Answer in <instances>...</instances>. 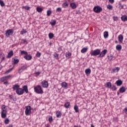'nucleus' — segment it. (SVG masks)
I'll use <instances>...</instances> for the list:
<instances>
[{
    "label": "nucleus",
    "instance_id": "nucleus-17",
    "mask_svg": "<svg viewBox=\"0 0 127 127\" xmlns=\"http://www.w3.org/2000/svg\"><path fill=\"white\" fill-rule=\"evenodd\" d=\"M22 90H23V92H25L26 94L28 93V89L27 88V86L24 85V86H23Z\"/></svg>",
    "mask_w": 127,
    "mask_h": 127
},
{
    "label": "nucleus",
    "instance_id": "nucleus-32",
    "mask_svg": "<svg viewBox=\"0 0 127 127\" xmlns=\"http://www.w3.org/2000/svg\"><path fill=\"white\" fill-rule=\"evenodd\" d=\"M69 106H70V103L69 102H66L64 104V107L66 109H68V108H69Z\"/></svg>",
    "mask_w": 127,
    "mask_h": 127
},
{
    "label": "nucleus",
    "instance_id": "nucleus-34",
    "mask_svg": "<svg viewBox=\"0 0 127 127\" xmlns=\"http://www.w3.org/2000/svg\"><path fill=\"white\" fill-rule=\"evenodd\" d=\"M12 70H13V67H12L11 68L8 69L5 73V74H8V73H10V72H11V71H12Z\"/></svg>",
    "mask_w": 127,
    "mask_h": 127
},
{
    "label": "nucleus",
    "instance_id": "nucleus-29",
    "mask_svg": "<svg viewBox=\"0 0 127 127\" xmlns=\"http://www.w3.org/2000/svg\"><path fill=\"white\" fill-rule=\"evenodd\" d=\"M49 37L50 39H52V38H53V37H54V34L52 33H50L49 34Z\"/></svg>",
    "mask_w": 127,
    "mask_h": 127
},
{
    "label": "nucleus",
    "instance_id": "nucleus-6",
    "mask_svg": "<svg viewBox=\"0 0 127 127\" xmlns=\"http://www.w3.org/2000/svg\"><path fill=\"white\" fill-rule=\"evenodd\" d=\"M13 34V29H9L6 30L5 35L7 37H9L10 35H12Z\"/></svg>",
    "mask_w": 127,
    "mask_h": 127
},
{
    "label": "nucleus",
    "instance_id": "nucleus-4",
    "mask_svg": "<svg viewBox=\"0 0 127 127\" xmlns=\"http://www.w3.org/2000/svg\"><path fill=\"white\" fill-rule=\"evenodd\" d=\"M25 113L26 116H29L30 114H31V107L30 106L26 107Z\"/></svg>",
    "mask_w": 127,
    "mask_h": 127
},
{
    "label": "nucleus",
    "instance_id": "nucleus-40",
    "mask_svg": "<svg viewBox=\"0 0 127 127\" xmlns=\"http://www.w3.org/2000/svg\"><path fill=\"white\" fill-rule=\"evenodd\" d=\"M111 89L112 90V91H117V87H116V85H113L111 87Z\"/></svg>",
    "mask_w": 127,
    "mask_h": 127
},
{
    "label": "nucleus",
    "instance_id": "nucleus-12",
    "mask_svg": "<svg viewBox=\"0 0 127 127\" xmlns=\"http://www.w3.org/2000/svg\"><path fill=\"white\" fill-rule=\"evenodd\" d=\"M62 87L64 88V89H67L68 88V84L66 82H62Z\"/></svg>",
    "mask_w": 127,
    "mask_h": 127
},
{
    "label": "nucleus",
    "instance_id": "nucleus-28",
    "mask_svg": "<svg viewBox=\"0 0 127 127\" xmlns=\"http://www.w3.org/2000/svg\"><path fill=\"white\" fill-rule=\"evenodd\" d=\"M87 50H88V48H83L81 50V53H86V52H87Z\"/></svg>",
    "mask_w": 127,
    "mask_h": 127
},
{
    "label": "nucleus",
    "instance_id": "nucleus-44",
    "mask_svg": "<svg viewBox=\"0 0 127 127\" xmlns=\"http://www.w3.org/2000/svg\"><path fill=\"white\" fill-rule=\"evenodd\" d=\"M71 53L67 52L66 53V57H70V56H71Z\"/></svg>",
    "mask_w": 127,
    "mask_h": 127
},
{
    "label": "nucleus",
    "instance_id": "nucleus-13",
    "mask_svg": "<svg viewBox=\"0 0 127 127\" xmlns=\"http://www.w3.org/2000/svg\"><path fill=\"white\" fill-rule=\"evenodd\" d=\"M116 84L117 86H122V85H123V81L121 79H119L116 82Z\"/></svg>",
    "mask_w": 127,
    "mask_h": 127
},
{
    "label": "nucleus",
    "instance_id": "nucleus-36",
    "mask_svg": "<svg viewBox=\"0 0 127 127\" xmlns=\"http://www.w3.org/2000/svg\"><path fill=\"white\" fill-rule=\"evenodd\" d=\"M54 57L56 58V59H58V57H59V54L55 53L54 54Z\"/></svg>",
    "mask_w": 127,
    "mask_h": 127
},
{
    "label": "nucleus",
    "instance_id": "nucleus-23",
    "mask_svg": "<svg viewBox=\"0 0 127 127\" xmlns=\"http://www.w3.org/2000/svg\"><path fill=\"white\" fill-rule=\"evenodd\" d=\"M104 37L106 39V38H108L109 37V32L105 31L104 32Z\"/></svg>",
    "mask_w": 127,
    "mask_h": 127
},
{
    "label": "nucleus",
    "instance_id": "nucleus-26",
    "mask_svg": "<svg viewBox=\"0 0 127 127\" xmlns=\"http://www.w3.org/2000/svg\"><path fill=\"white\" fill-rule=\"evenodd\" d=\"M116 49L118 51L122 50V46L121 45H118L116 46Z\"/></svg>",
    "mask_w": 127,
    "mask_h": 127
},
{
    "label": "nucleus",
    "instance_id": "nucleus-3",
    "mask_svg": "<svg viewBox=\"0 0 127 127\" xmlns=\"http://www.w3.org/2000/svg\"><path fill=\"white\" fill-rule=\"evenodd\" d=\"M103 10V8L100 6H95L93 8V11L96 13H100Z\"/></svg>",
    "mask_w": 127,
    "mask_h": 127
},
{
    "label": "nucleus",
    "instance_id": "nucleus-48",
    "mask_svg": "<svg viewBox=\"0 0 127 127\" xmlns=\"http://www.w3.org/2000/svg\"><path fill=\"white\" fill-rule=\"evenodd\" d=\"M36 57H40L41 56V53L37 52L36 55Z\"/></svg>",
    "mask_w": 127,
    "mask_h": 127
},
{
    "label": "nucleus",
    "instance_id": "nucleus-52",
    "mask_svg": "<svg viewBox=\"0 0 127 127\" xmlns=\"http://www.w3.org/2000/svg\"><path fill=\"white\" fill-rule=\"evenodd\" d=\"M36 77H38V76H39L40 75V72H36L35 73Z\"/></svg>",
    "mask_w": 127,
    "mask_h": 127
},
{
    "label": "nucleus",
    "instance_id": "nucleus-42",
    "mask_svg": "<svg viewBox=\"0 0 127 127\" xmlns=\"http://www.w3.org/2000/svg\"><path fill=\"white\" fill-rule=\"evenodd\" d=\"M52 13V12H51V10H48L47 12V15L48 16H50V14H51Z\"/></svg>",
    "mask_w": 127,
    "mask_h": 127
},
{
    "label": "nucleus",
    "instance_id": "nucleus-1",
    "mask_svg": "<svg viewBox=\"0 0 127 127\" xmlns=\"http://www.w3.org/2000/svg\"><path fill=\"white\" fill-rule=\"evenodd\" d=\"M100 53H101V50L99 49H97L96 50H94V51H92L90 52V55L91 56H98V55L100 56Z\"/></svg>",
    "mask_w": 127,
    "mask_h": 127
},
{
    "label": "nucleus",
    "instance_id": "nucleus-51",
    "mask_svg": "<svg viewBox=\"0 0 127 127\" xmlns=\"http://www.w3.org/2000/svg\"><path fill=\"white\" fill-rule=\"evenodd\" d=\"M62 10L61 9V8H57L56 9V11H58V12H61Z\"/></svg>",
    "mask_w": 127,
    "mask_h": 127
},
{
    "label": "nucleus",
    "instance_id": "nucleus-2",
    "mask_svg": "<svg viewBox=\"0 0 127 127\" xmlns=\"http://www.w3.org/2000/svg\"><path fill=\"white\" fill-rule=\"evenodd\" d=\"M34 89L35 92L37 94H43V90H42V88H41L40 85L35 86Z\"/></svg>",
    "mask_w": 127,
    "mask_h": 127
},
{
    "label": "nucleus",
    "instance_id": "nucleus-39",
    "mask_svg": "<svg viewBox=\"0 0 127 127\" xmlns=\"http://www.w3.org/2000/svg\"><path fill=\"white\" fill-rule=\"evenodd\" d=\"M21 54H24V55H28V53H27V52L22 51L21 52Z\"/></svg>",
    "mask_w": 127,
    "mask_h": 127
},
{
    "label": "nucleus",
    "instance_id": "nucleus-61",
    "mask_svg": "<svg viewBox=\"0 0 127 127\" xmlns=\"http://www.w3.org/2000/svg\"><path fill=\"white\" fill-rule=\"evenodd\" d=\"M6 84H8V81H6L5 82H3V84L4 85H6Z\"/></svg>",
    "mask_w": 127,
    "mask_h": 127
},
{
    "label": "nucleus",
    "instance_id": "nucleus-14",
    "mask_svg": "<svg viewBox=\"0 0 127 127\" xmlns=\"http://www.w3.org/2000/svg\"><path fill=\"white\" fill-rule=\"evenodd\" d=\"M13 55V51H10L7 56V58H11Z\"/></svg>",
    "mask_w": 127,
    "mask_h": 127
},
{
    "label": "nucleus",
    "instance_id": "nucleus-41",
    "mask_svg": "<svg viewBox=\"0 0 127 127\" xmlns=\"http://www.w3.org/2000/svg\"><path fill=\"white\" fill-rule=\"evenodd\" d=\"M27 31L25 30H23L22 31H21L20 32V34H21L22 35H23V34H25V33H26Z\"/></svg>",
    "mask_w": 127,
    "mask_h": 127
},
{
    "label": "nucleus",
    "instance_id": "nucleus-11",
    "mask_svg": "<svg viewBox=\"0 0 127 127\" xmlns=\"http://www.w3.org/2000/svg\"><path fill=\"white\" fill-rule=\"evenodd\" d=\"M24 58L26 60H28V61H29V60H31V59H32V56H31V55H26V56H25L24 57Z\"/></svg>",
    "mask_w": 127,
    "mask_h": 127
},
{
    "label": "nucleus",
    "instance_id": "nucleus-43",
    "mask_svg": "<svg viewBox=\"0 0 127 127\" xmlns=\"http://www.w3.org/2000/svg\"><path fill=\"white\" fill-rule=\"evenodd\" d=\"M0 4L1 5V6H4L5 4H4V2H3V1L0 0Z\"/></svg>",
    "mask_w": 127,
    "mask_h": 127
},
{
    "label": "nucleus",
    "instance_id": "nucleus-58",
    "mask_svg": "<svg viewBox=\"0 0 127 127\" xmlns=\"http://www.w3.org/2000/svg\"><path fill=\"white\" fill-rule=\"evenodd\" d=\"M109 2H110V3H114V2H115V0H108Z\"/></svg>",
    "mask_w": 127,
    "mask_h": 127
},
{
    "label": "nucleus",
    "instance_id": "nucleus-15",
    "mask_svg": "<svg viewBox=\"0 0 127 127\" xmlns=\"http://www.w3.org/2000/svg\"><path fill=\"white\" fill-rule=\"evenodd\" d=\"M118 39L119 41H120V42H121L122 43L123 41H124V36H123V35H119L118 36Z\"/></svg>",
    "mask_w": 127,
    "mask_h": 127
},
{
    "label": "nucleus",
    "instance_id": "nucleus-33",
    "mask_svg": "<svg viewBox=\"0 0 127 127\" xmlns=\"http://www.w3.org/2000/svg\"><path fill=\"white\" fill-rule=\"evenodd\" d=\"M22 8H23L24 9H26V10H29L30 7L27 6H22Z\"/></svg>",
    "mask_w": 127,
    "mask_h": 127
},
{
    "label": "nucleus",
    "instance_id": "nucleus-7",
    "mask_svg": "<svg viewBox=\"0 0 127 127\" xmlns=\"http://www.w3.org/2000/svg\"><path fill=\"white\" fill-rule=\"evenodd\" d=\"M16 94L19 95H23V93L24 92L23 91V90L22 88H19L16 91Z\"/></svg>",
    "mask_w": 127,
    "mask_h": 127
},
{
    "label": "nucleus",
    "instance_id": "nucleus-5",
    "mask_svg": "<svg viewBox=\"0 0 127 127\" xmlns=\"http://www.w3.org/2000/svg\"><path fill=\"white\" fill-rule=\"evenodd\" d=\"M108 53V50H106V49H104L103 51H102L101 52V51H100V54H99V58H102L103 57H105L106 54H107V53Z\"/></svg>",
    "mask_w": 127,
    "mask_h": 127
},
{
    "label": "nucleus",
    "instance_id": "nucleus-60",
    "mask_svg": "<svg viewBox=\"0 0 127 127\" xmlns=\"http://www.w3.org/2000/svg\"><path fill=\"white\" fill-rule=\"evenodd\" d=\"M115 69H116L117 72H118V71H120V67H115Z\"/></svg>",
    "mask_w": 127,
    "mask_h": 127
},
{
    "label": "nucleus",
    "instance_id": "nucleus-24",
    "mask_svg": "<svg viewBox=\"0 0 127 127\" xmlns=\"http://www.w3.org/2000/svg\"><path fill=\"white\" fill-rule=\"evenodd\" d=\"M50 24L52 26H54L56 24V20H52L51 22H50Z\"/></svg>",
    "mask_w": 127,
    "mask_h": 127
},
{
    "label": "nucleus",
    "instance_id": "nucleus-53",
    "mask_svg": "<svg viewBox=\"0 0 127 127\" xmlns=\"http://www.w3.org/2000/svg\"><path fill=\"white\" fill-rule=\"evenodd\" d=\"M4 77H5V78L6 79V80H7V79H9V78H10V77H11V75H9L8 76H6Z\"/></svg>",
    "mask_w": 127,
    "mask_h": 127
},
{
    "label": "nucleus",
    "instance_id": "nucleus-35",
    "mask_svg": "<svg viewBox=\"0 0 127 127\" xmlns=\"http://www.w3.org/2000/svg\"><path fill=\"white\" fill-rule=\"evenodd\" d=\"M2 111H6V106L2 105L1 107Z\"/></svg>",
    "mask_w": 127,
    "mask_h": 127
},
{
    "label": "nucleus",
    "instance_id": "nucleus-38",
    "mask_svg": "<svg viewBox=\"0 0 127 127\" xmlns=\"http://www.w3.org/2000/svg\"><path fill=\"white\" fill-rule=\"evenodd\" d=\"M107 8L108 9H113V5H111V4H108L107 5Z\"/></svg>",
    "mask_w": 127,
    "mask_h": 127
},
{
    "label": "nucleus",
    "instance_id": "nucleus-27",
    "mask_svg": "<svg viewBox=\"0 0 127 127\" xmlns=\"http://www.w3.org/2000/svg\"><path fill=\"white\" fill-rule=\"evenodd\" d=\"M74 110L75 113H79V108L77 106V105L74 106Z\"/></svg>",
    "mask_w": 127,
    "mask_h": 127
},
{
    "label": "nucleus",
    "instance_id": "nucleus-16",
    "mask_svg": "<svg viewBox=\"0 0 127 127\" xmlns=\"http://www.w3.org/2000/svg\"><path fill=\"white\" fill-rule=\"evenodd\" d=\"M70 5L71 6V7L73 9H75V8H76V7H77V5H76V3L75 2H72L70 4Z\"/></svg>",
    "mask_w": 127,
    "mask_h": 127
},
{
    "label": "nucleus",
    "instance_id": "nucleus-56",
    "mask_svg": "<svg viewBox=\"0 0 127 127\" xmlns=\"http://www.w3.org/2000/svg\"><path fill=\"white\" fill-rule=\"evenodd\" d=\"M64 6H65V7H68V3H66V2H64L63 3Z\"/></svg>",
    "mask_w": 127,
    "mask_h": 127
},
{
    "label": "nucleus",
    "instance_id": "nucleus-10",
    "mask_svg": "<svg viewBox=\"0 0 127 127\" xmlns=\"http://www.w3.org/2000/svg\"><path fill=\"white\" fill-rule=\"evenodd\" d=\"M12 65H15V64H17V63L19 62V60L16 59H12Z\"/></svg>",
    "mask_w": 127,
    "mask_h": 127
},
{
    "label": "nucleus",
    "instance_id": "nucleus-64",
    "mask_svg": "<svg viewBox=\"0 0 127 127\" xmlns=\"http://www.w3.org/2000/svg\"><path fill=\"white\" fill-rule=\"evenodd\" d=\"M13 126L12 125H9L7 126V127H13Z\"/></svg>",
    "mask_w": 127,
    "mask_h": 127
},
{
    "label": "nucleus",
    "instance_id": "nucleus-62",
    "mask_svg": "<svg viewBox=\"0 0 127 127\" xmlns=\"http://www.w3.org/2000/svg\"><path fill=\"white\" fill-rule=\"evenodd\" d=\"M112 71H113V73H115V72H116V71H117V70L116 69V67H115V68H114Z\"/></svg>",
    "mask_w": 127,
    "mask_h": 127
},
{
    "label": "nucleus",
    "instance_id": "nucleus-30",
    "mask_svg": "<svg viewBox=\"0 0 127 127\" xmlns=\"http://www.w3.org/2000/svg\"><path fill=\"white\" fill-rule=\"evenodd\" d=\"M36 9H37V11H38V12H41V11H42V10H43V9L40 7H37Z\"/></svg>",
    "mask_w": 127,
    "mask_h": 127
},
{
    "label": "nucleus",
    "instance_id": "nucleus-55",
    "mask_svg": "<svg viewBox=\"0 0 127 127\" xmlns=\"http://www.w3.org/2000/svg\"><path fill=\"white\" fill-rule=\"evenodd\" d=\"M23 71V70L21 69V68H20L18 69V72L19 74H20V73H22Z\"/></svg>",
    "mask_w": 127,
    "mask_h": 127
},
{
    "label": "nucleus",
    "instance_id": "nucleus-46",
    "mask_svg": "<svg viewBox=\"0 0 127 127\" xmlns=\"http://www.w3.org/2000/svg\"><path fill=\"white\" fill-rule=\"evenodd\" d=\"M49 123H52L53 122V119L52 118V116H50L49 118Z\"/></svg>",
    "mask_w": 127,
    "mask_h": 127
},
{
    "label": "nucleus",
    "instance_id": "nucleus-22",
    "mask_svg": "<svg viewBox=\"0 0 127 127\" xmlns=\"http://www.w3.org/2000/svg\"><path fill=\"white\" fill-rule=\"evenodd\" d=\"M85 72L86 75H90V74H91V69L90 68H87L85 70Z\"/></svg>",
    "mask_w": 127,
    "mask_h": 127
},
{
    "label": "nucleus",
    "instance_id": "nucleus-19",
    "mask_svg": "<svg viewBox=\"0 0 127 127\" xmlns=\"http://www.w3.org/2000/svg\"><path fill=\"white\" fill-rule=\"evenodd\" d=\"M19 88V85L18 84H15L13 86L12 89L14 90L17 91L18 89Z\"/></svg>",
    "mask_w": 127,
    "mask_h": 127
},
{
    "label": "nucleus",
    "instance_id": "nucleus-31",
    "mask_svg": "<svg viewBox=\"0 0 127 127\" xmlns=\"http://www.w3.org/2000/svg\"><path fill=\"white\" fill-rule=\"evenodd\" d=\"M106 85L108 88H112V83H111V82H107Z\"/></svg>",
    "mask_w": 127,
    "mask_h": 127
},
{
    "label": "nucleus",
    "instance_id": "nucleus-20",
    "mask_svg": "<svg viewBox=\"0 0 127 127\" xmlns=\"http://www.w3.org/2000/svg\"><path fill=\"white\" fill-rule=\"evenodd\" d=\"M119 91L120 93H125L126 92V88L123 86L120 88Z\"/></svg>",
    "mask_w": 127,
    "mask_h": 127
},
{
    "label": "nucleus",
    "instance_id": "nucleus-49",
    "mask_svg": "<svg viewBox=\"0 0 127 127\" xmlns=\"http://www.w3.org/2000/svg\"><path fill=\"white\" fill-rule=\"evenodd\" d=\"M0 80L2 81V82H3L4 81L6 80V79L5 76H4L0 78Z\"/></svg>",
    "mask_w": 127,
    "mask_h": 127
},
{
    "label": "nucleus",
    "instance_id": "nucleus-8",
    "mask_svg": "<svg viewBox=\"0 0 127 127\" xmlns=\"http://www.w3.org/2000/svg\"><path fill=\"white\" fill-rule=\"evenodd\" d=\"M42 86L43 88H48V82L46 80H44L41 82Z\"/></svg>",
    "mask_w": 127,
    "mask_h": 127
},
{
    "label": "nucleus",
    "instance_id": "nucleus-37",
    "mask_svg": "<svg viewBox=\"0 0 127 127\" xmlns=\"http://www.w3.org/2000/svg\"><path fill=\"white\" fill-rule=\"evenodd\" d=\"M21 69L23 71L24 70H27V66L23 65L21 67Z\"/></svg>",
    "mask_w": 127,
    "mask_h": 127
},
{
    "label": "nucleus",
    "instance_id": "nucleus-57",
    "mask_svg": "<svg viewBox=\"0 0 127 127\" xmlns=\"http://www.w3.org/2000/svg\"><path fill=\"white\" fill-rule=\"evenodd\" d=\"M9 99H11V100H13V99H14V97L12 95H10L9 96Z\"/></svg>",
    "mask_w": 127,
    "mask_h": 127
},
{
    "label": "nucleus",
    "instance_id": "nucleus-21",
    "mask_svg": "<svg viewBox=\"0 0 127 127\" xmlns=\"http://www.w3.org/2000/svg\"><path fill=\"white\" fill-rule=\"evenodd\" d=\"M56 115H57V118H61V116H62V113H61L60 111H58L56 112Z\"/></svg>",
    "mask_w": 127,
    "mask_h": 127
},
{
    "label": "nucleus",
    "instance_id": "nucleus-50",
    "mask_svg": "<svg viewBox=\"0 0 127 127\" xmlns=\"http://www.w3.org/2000/svg\"><path fill=\"white\" fill-rule=\"evenodd\" d=\"M76 14H80L81 13V11H80V10H76L75 12Z\"/></svg>",
    "mask_w": 127,
    "mask_h": 127
},
{
    "label": "nucleus",
    "instance_id": "nucleus-59",
    "mask_svg": "<svg viewBox=\"0 0 127 127\" xmlns=\"http://www.w3.org/2000/svg\"><path fill=\"white\" fill-rule=\"evenodd\" d=\"M124 112H125V113L127 114V107H126V108L124 109Z\"/></svg>",
    "mask_w": 127,
    "mask_h": 127
},
{
    "label": "nucleus",
    "instance_id": "nucleus-54",
    "mask_svg": "<svg viewBox=\"0 0 127 127\" xmlns=\"http://www.w3.org/2000/svg\"><path fill=\"white\" fill-rule=\"evenodd\" d=\"M22 41H23L24 43H26V44H27V43H28L27 42V41H26V39H22Z\"/></svg>",
    "mask_w": 127,
    "mask_h": 127
},
{
    "label": "nucleus",
    "instance_id": "nucleus-25",
    "mask_svg": "<svg viewBox=\"0 0 127 127\" xmlns=\"http://www.w3.org/2000/svg\"><path fill=\"white\" fill-rule=\"evenodd\" d=\"M108 60L109 61H112V60H114V56L113 55H110V56H108Z\"/></svg>",
    "mask_w": 127,
    "mask_h": 127
},
{
    "label": "nucleus",
    "instance_id": "nucleus-18",
    "mask_svg": "<svg viewBox=\"0 0 127 127\" xmlns=\"http://www.w3.org/2000/svg\"><path fill=\"white\" fill-rule=\"evenodd\" d=\"M121 19L122 21H127V16L126 15H123L121 17Z\"/></svg>",
    "mask_w": 127,
    "mask_h": 127
},
{
    "label": "nucleus",
    "instance_id": "nucleus-9",
    "mask_svg": "<svg viewBox=\"0 0 127 127\" xmlns=\"http://www.w3.org/2000/svg\"><path fill=\"white\" fill-rule=\"evenodd\" d=\"M7 111L6 110L2 111L1 113V117L2 119H5L6 118V113Z\"/></svg>",
    "mask_w": 127,
    "mask_h": 127
},
{
    "label": "nucleus",
    "instance_id": "nucleus-47",
    "mask_svg": "<svg viewBox=\"0 0 127 127\" xmlns=\"http://www.w3.org/2000/svg\"><path fill=\"white\" fill-rule=\"evenodd\" d=\"M119 8L120 9H123L124 8V5L122 4L121 3H119Z\"/></svg>",
    "mask_w": 127,
    "mask_h": 127
},
{
    "label": "nucleus",
    "instance_id": "nucleus-63",
    "mask_svg": "<svg viewBox=\"0 0 127 127\" xmlns=\"http://www.w3.org/2000/svg\"><path fill=\"white\" fill-rule=\"evenodd\" d=\"M113 18H114V20H117L118 19V18L116 17H114Z\"/></svg>",
    "mask_w": 127,
    "mask_h": 127
},
{
    "label": "nucleus",
    "instance_id": "nucleus-45",
    "mask_svg": "<svg viewBox=\"0 0 127 127\" xmlns=\"http://www.w3.org/2000/svg\"><path fill=\"white\" fill-rule=\"evenodd\" d=\"M9 123V120H8V119H6L5 120L4 124H5V125L8 124Z\"/></svg>",
    "mask_w": 127,
    "mask_h": 127
}]
</instances>
